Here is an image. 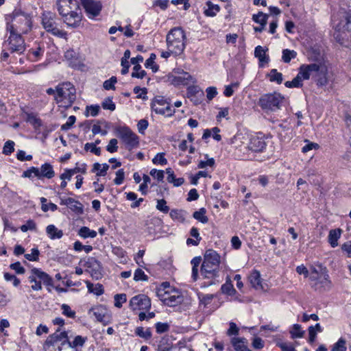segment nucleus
Listing matches in <instances>:
<instances>
[{"label": "nucleus", "instance_id": "obj_38", "mask_svg": "<svg viewBox=\"0 0 351 351\" xmlns=\"http://www.w3.org/2000/svg\"><path fill=\"white\" fill-rule=\"evenodd\" d=\"M268 19V15L264 14L262 12H259L257 14H254L252 16V19L257 23H259L261 25L265 26L267 24Z\"/></svg>", "mask_w": 351, "mask_h": 351}, {"label": "nucleus", "instance_id": "obj_60", "mask_svg": "<svg viewBox=\"0 0 351 351\" xmlns=\"http://www.w3.org/2000/svg\"><path fill=\"white\" fill-rule=\"evenodd\" d=\"M39 250L37 248L32 249L31 254H25V257L27 260L30 261H36L38 259Z\"/></svg>", "mask_w": 351, "mask_h": 351}, {"label": "nucleus", "instance_id": "obj_15", "mask_svg": "<svg viewBox=\"0 0 351 351\" xmlns=\"http://www.w3.org/2000/svg\"><path fill=\"white\" fill-rule=\"evenodd\" d=\"M97 322L104 325L110 324L112 321L110 311L104 305H98L91 309Z\"/></svg>", "mask_w": 351, "mask_h": 351}, {"label": "nucleus", "instance_id": "obj_33", "mask_svg": "<svg viewBox=\"0 0 351 351\" xmlns=\"http://www.w3.org/2000/svg\"><path fill=\"white\" fill-rule=\"evenodd\" d=\"M331 287V282L329 280V276L325 271L324 275L318 281V287L316 289H323L324 290L329 289Z\"/></svg>", "mask_w": 351, "mask_h": 351}, {"label": "nucleus", "instance_id": "obj_29", "mask_svg": "<svg viewBox=\"0 0 351 351\" xmlns=\"http://www.w3.org/2000/svg\"><path fill=\"white\" fill-rule=\"evenodd\" d=\"M59 330H57L56 332L51 335L50 339L47 341V343L52 344L54 342L62 341L64 342L66 339H68L67 333L66 332H61L58 333Z\"/></svg>", "mask_w": 351, "mask_h": 351}, {"label": "nucleus", "instance_id": "obj_7", "mask_svg": "<svg viewBox=\"0 0 351 351\" xmlns=\"http://www.w3.org/2000/svg\"><path fill=\"white\" fill-rule=\"evenodd\" d=\"M29 283L33 284L31 289L33 291H40L42 289V282L48 287H53L52 278L45 271L38 268H33L28 276Z\"/></svg>", "mask_w": 351, "mask_h": 351}, {"label": "nucleus", "instance_id": "obj_26", "mask_svg": "<svg viewBox=\"0 0 351 351\" xmlns=\"http://www.w3.org/2000/svg\"><path fill=\"white\" fill-rule=\"evenodd\" d=\"M87 338L77 335L75 337L74 340L71 342L69 339H66L64 342L61 343L62 346L67 344L69 348H75L77 346H83Z\"/></svg>", "mask_w": 351, "mask_h": 351}, {"label": "nucleus", "instance_id": "obj_35", "mask_svg": "<svg viewBox=\"0 0 351 351\" xmlns=\"http://www.w3.org/2000/svg\"><path fill=\"white\" fill-rule=\"evenodd\" d=\"M206 209L204 208H202L199 210L194 212L193 217L202 223H206L208 221V218L206 215Z\"/></svg>", "mask_w": 351, "mask_h": 351}, {"label": "nucleus", "instance_id": "obj_46", "mask_svg": "<svg viewBox=\"0 0 351 351\" xmlns=\"http://www.w3.org/2000/svg\"><path fill=\"white\" fill-rule=\"evenodd\" d=\"M173 290H176V289H174L167 290L165 291H163L162 290L158 291L157 294H158V297L160 298V300L165 304H167V299H169L168 298H169L170 295H171V293H173Z\"/></svg>", "mask_w": 351, "mask_h": 351}, {"label": "nucleus", "instance_id": "obj_57", "mask_svg": "<svg viewBox=\"0 0 351 351\" xmlns=\"http://www.w3.org/2000/svg\"><path fill=\"white\" fill-rule=\"evenodd\" d=\"M152 162L154 164L166 165L167 163V159L165 158L164 153H159L156 155L153 158Z\"/></svg>", "mask_w": 351, "mask_h": 351}, {"label": "nucleus", "instance_id": "obj_6", "mask_svg": "<svg viewBox=\"0 0 351 351\" xmlns=\"http://www.w3.org/2000/svg\"><path fill=\"white\" fill-rule=\"evenodd\" d=\"M285 100L284 96L278 93L263 95L258 99V106L265 111L275 112L280 109Z\"/></svg>", "mask_w": 351, "mask_h": 351}, {"label": "nucleus", "instance_id": "obj_49", "mask_svg": "<svg viewBox=\"0 0 351 351\" xmlns=\"http://www.w3.org/2000/svg\"><path fill=\"white\" fill-rule=\"evenodd\" d=\"M156 207L157 210L162 212L163 213H167L169 211V207L167 206V202L164 199H158Z\"/></svg>", "mask_w": 351, "mask_h": 351}, {"label": "nucleus", "instance_id": "obj_20", "mask_svg": "<svg viewBox=\"0 0 351 351\" xmlns=\"http://www.w3.org/2000/svg\"><path fill=\"white\" fill-rule=\"evenodd\" d=\"M187 96L195 104L197 105L199 104V101L195 100V97L199 96V97L203 98L204 93L198 86H191L187 89Z\"/></svg>", "mask_w": 351, "mask_h": 351}, {"label": "nucleus", "instance_id": "obj_40", "mask_svg": "<svg viewBox=\"0 0 351 351\" xmlns=\"http://www.w3.org/2000/svg\"><path fill=\"white\" fill-rule=\"evenodd\" d=\"M269 80L271 82H276L278 84L282 82L283 78L281 73H278L276 69H272L269 75Z\"/></svg>", "mask_w": 351, "mask_h": 351}, {"label": "nucleus", "instance_id": "obj_4", "mask_svg": "<svg viewBox=\"0 0 351 351\" xmlns=\"http://www.w3.org/2000/svg\"><path fill=\"white\" fill-rule=\"evenodd\" d=\"M186 35L181 27L171 29L166 36L167 49L175 56L181 54L185 49Z\"/></svg>", "mask_w": 351, "mask_h": 351}, {"label": "nucleus", "instance_id": "obj_22", "mask_svg": "<svg viewBox=\"0 0 351 351\" xmlns=\"http://www.w3.org/2000/svg\"><path fill=\"white\" fill-rule=\"evenodd\" d=\"M40 170V178H47L48 179L52 178L55 176V172L53 166L49 163H45L41 167Z\"/></svg>", "mask_w": 351, "mask_h": 351}, {"label": "nucleus", "instance_id": "obj_27", "mask_svg": "<svg viewBox=\"0 0 351 351\" xmlns=\"http://www.w3.org/2000/svg\"><path fill=\"white\" fill-rule=\"evenodd\" d=\"M341 230L340 229L331 230L328 234V242L332 247L338 245V239L340 238Z\"/></svg>", "mask_w": 351, "mask_h": 351}, {"label": "nucleus", "instance_id": "obj_10", "mask_svg": "<svg viewBox=\"0 0 351 351\" xmlns=\"http://www.w3.org/2000/svg\"><path fill=\"white\" fill-rule=\"evenodd\" d=\"M118 136L124 143L125 148L132 150L139 145L138 136L128 127H119L117 129Z\"/></svg>", "mask_w": 351, "mask_h": 351}, {"label": "nucleus", "instance_id": "obj_61", "mask_svg": "<svg viewBox=\"0 0 351 351\" xmlns=\"http://www.w3.org/2000/svg\"><path fill=\"white\" fill-rule=\"evenodd\" d=\"M346 341L341 338L338 340V341L334 344L333 346V351H346Z\"/></svg>", "mask_w": 351, "mask_h": 351}, {"label": "nucleus", "instance_id": "obj_58", "mask_svg": "<svg viewBox=\"0 0 351 351\" xmlns=\"http://www.w3.org/2000/svg\"><path fill=\"white\" fill-rule=\"evenodd\" d=\"M61 308L62 310L63 315L70 318L75 317V312L74 311H72L69 305L64 304L62 305Z\"/></svg>", "mask_w": 351, "mask_h": 351}, {"label": "nucleus", "instance_id": "obj_5", "mask_svg": "<svg viewBox=\"0 0 351 351\" xmlns=\"http://www.w3.org/2000/svg\"><path fill=\"white\" fill-rule=\"evenodd\" d=\"M76 99V90L70 82H64L56 86L55 100L60 106L69 108L72 106Z\"/></svg>", "mask_w": 351, "mask_h": 351}, {"label": "nucleus", "instance_id": "obj_63", "mask_svg": "<svg viewBox=\"0 0 351 351\" xmlns=\"http://www.w3.org/2000/svg\"><path fill=\"white\" fill-rule=\"evenodd\" d=\"M76 203L69 204V208L74 212L82 214L84 211L82 204L79 202L75 200Z\"/></svg>", "mask_w": 351, "mask_h": 351}, {"label": "nucleus", "instance_id": "obj_14", "mask_svg": "<svg viewBox=\"0 0 351 351\" xmlns=\"http://www.w3.org/2000/svg\"><path fill=\"white\" fill-rule=\"evenodd\" d=\"M130 306L132 311H147L151 308V300L147 295L139 294L131 298L130 301Z\"/></svg>", "mask_w": 351, "mask_h": 351}, {"label": "nucleus", "instance_id": "obj_8", "mask_svg": "<svg viewBox=\"0 0 351 351\" xmlns=\"http://www.w3.org/2000/svg\"><path fill=\"white\" fill-rule=\"evenodd\" d=\"M56 21L57 19L54 14L51 12L44 14L42 19V24L44 29L53 36L59 38L66 37V32L58 27V23Z\"/></svg>", "mask_w": 351, "mask_h": 351}, {"label": "nucleus", "instance_id": "obj_62", "mask_svg": "<svg viewBox=\"0 0 351 351\" xmlns=\"http://www.w3.org/2000/svg\"><path fill=\"white\" fill-rule=\"evenodd\" d=\"M118 141L116 138H112L106 146V150L110 153H114L118 149Z\"/></svg>", "mask_w": 351, "mask_h": 351}, {"label": "nucleus", "instance_id": "obj_28", "mask_svg": "<svg viewBox=\"0 0 351 351\" xmlns=\"http://www.w3.org/2000/svg\"><path fill=\"white\" fill-rule=\"evenodd\" d=\"M173 347V343L169 337H164L159 341L158 351H170Z\"/></svg>", "mask_w": 351, "mask_h": 351}, {"label": "nucleus", "instance_id": "obj_30", "mask_svg": "<svg viewBox=\"0 0 351 351\" xmlns=\"http://www.w3.org/2000/svg\"><path fill=\"white\" fill-rule=\"evenodd\" d=\"M86 284L90 293H93L96 295H101L104 293L103 286L101 284L97 283L94 285L89 281H86Z\"/></svg>", "mask_w": 351, "mask_h": 351}, {"label": "nucleus", "instance_id": "obj_17", "mask_svg": "<svg viewBox=\"0 0 351 351\" xmlns=\"http://www.w3.org/2000/svg\"><path fill=\"white\" fill-rule=\"evenodd\" d=\"M249 282L252 287L256 290L265 291L267 289V285L263 283L261 278L260 272L257 270H254L249 276Z\"/></svg>", "mask_w": 351, "mask_h": 351}, {"label": "nucleus", "instance_id": "obj_21", "mask_svg": "<svg viewBox=\"0 0 351 351\" xmlns=\"http://www.w3.org/2000/svg\"><path fill=\"white\" fill-rule=\"evenodd\" d=\"M261 46H257L254 50V56L259 60V66H263L264 64H267L269 61V58L266 55V51Z\"/></svg>", "mask_w": 351, "mask_h": 351}, {"label": "nucleus", "instance_id": "obj_36", "mask_svg": "<svg viewBox=\"0 0 351 351\" xmlns=\"http://www.w3.org/2000/svg\"><path fill=\"white\" fill-rule=\"evenodd\" d=\"M302 78L298 72L296 77H295L291 81H287L285 83V85L287 88H299L302 86Z\"/></svg>", "mask_w": 351, "mask_h": 351}, {"label": "nucleus", "instance_id": "obj_43", "mask_svg": "<svg viewBox=\"0 0 351 351\" xmlns=\"http://www.w3.org/2000/svg\"><path fill=\"white\" fill-rule=\"evenodd\" d=\"M146 75V72L141 69L140 64H136L133 68V72L132 73V77H136L143 79Z\"/></svg>", "mask_w": 351, "mask_h": 351}, {"label": "nucleus", "instance_id": "obj_41", "mask_svg": "<svg viewBox=\"0 0 351 351\" xmlns=\"http://www.w3.org/2000/svg\"><path fill=\"white\" fill-rule=\"evenodd\" d=\"M33 176L40 178V170L37 167H31L30 169L25 171L23 173L24 178H32Z\"/></svg>", "mask_w": 351, "mask_h": 351}, {"label": "nucleus", "instance_id": "obj_47", "mask_svg": "<svg viewBox=\"0 0 351 351\" xmlns=\"http://www.w3.org/2000/svg\"><path fill=\"white\" fill-rule=\"evenodd\" d=\"M100 107L98 105H92L86 106V117H88L90 114L92 117H96L99 112Z\"/></svg>", "mask_w": 351, "mask_h": 351}, {"label": "nucleus", "instance_id": "obj_1", "mask_svg": "<svg viewBox=\"0 0 351 351\" xmlns=\"http://www.w3.org/2000/svg\"><path fill=\"white\" fill-rule=\"evenodd\" d=\"M58 10L68 27L77 28L82 20V13L77 0H58Z\"/></svg>", "mask_w": 351, "mask_h": 351}, {"label": "nucleus", "instance_id": "obj_53", "mask_svg": "<svg viewBox=\"0 0 351 351\" xmlns=\"http://www.w3.org/2000/svg\"><path fill=\"white\" fill-rule=\"evenodd\" d=\"M180 74L181 75L176 77L179 82L183 84H187L191 80H192V76L189 73L183 71Z\"/></svg>", "mask_w": 351, "mask_h": 351}, {"label": "nucleus", "instance_id": "obj_12", "mask_svg": "<svg viewBox=\"0 0 351 351\" xmlns=\"http://www.w3.org/2000/svg\"><path fill=\"white\" fill-rule=\"evenodd\" d=\"M86 15L89 19L99 16L102 10V3L99 0H81Z\"/></svg>", "mask_w": 351, "mask_h": 351}, {"label": "nucleus", "instance_id": "obj_19", "mask_svg": "<svg viewBox=\"0 0 351 351\" xmlns=\"http://www.w3.org/2000/svg\"><path fill=\"white\" fill-rule=\"evenodd\" d=\"M317 71L315 77V80L318 86H324L328 83L327 69L321 64H318Z\"/></svg>", "mask_w": 351, "mask_h": 351}, {"label": "nucleus", "instance_id": "obj_18", "mask_svg": "<svg viewBox=\"0 0 351 351\" xmlns=\"http://www.w3.org/2000/svg\"><path fill=\"white\" fill-rule=\"evenodd\" d=\"M266 147V143L263 139L258 136H253L250 138L247 145L249 150L255 152H262Z\"/></svg>", "mask_w": 351, "mask_h": 351}, {"label": "nucleus", "instance_id": "obj_50", "mask_svg": "<svg viewBox=\"0 0 351 351\" xmlns=\"http://www.w3.org/2000/svg\"><path fill=\"white\" fill-rule=\"evenodd\" d=\"M114 298V306L117 308H121L123 303H125L127 300L126 295L124 293L116 294Z\"/></svg>", "mask_w": 351, "mask_h": 351}, {"label": "nucleus", "instance_id": "obj_56", "mask_svg": "<svg viewBox=\"0 0 351 351\" xmlns=\"http://www.w3.org/2000/svg\"><path fill=\"white\" fill-rule=\"evenodd\" d=\"M214 298L215 295L213 294H205L199 296L200 304H203L204 306L209 304Z\"/></svg>", "mask_w": 351, "mask_h": 351}, {"label": "nucleus", "instance_id": "obj_37", "mask_svg": "<svg viewBox=\"0 0 351 351\" xmlns=\"http://www.w3.org/2000/svg\"><path fill=\"white\" fill-rule=\"evenodd\" d=\"M183 213L184 212L182 210L172 209L169 213V215L173 220L183 222L185 220Z\"/></svg>", "mask_w": 351, "mask_h": 351}, {"label": "nucleus", "instance_id": "obj_23", "mask_svg": "<svg viewBox=\"0 0 351 351\" xmlns=\"http://www.w3.org/2000/svg\"><path fill=\"white\" fill-rule=\"evenodd\" d=\"M167 299V303L166 305L169 306H175L183 301V297L180 291L177 289L173 290L171 295Z\"/></svg>", "mask_w": 351, "mask_h": 351}, {"label": "nucleus", "instance_id": "obj_16", "mask_svg": "<svg viewBox=\"0 0 351 351\" xmlns=\"http://www.w3.org/2000/svg\"><path fill=\"white\" fill-rule=\"evenodd\" d=\"M318 64H302L299 68V73L303 80H309L311 77L315 80L317 71Z\"/></svg>", "mask_w": 351, "mask_h": 351}, {"label": "nucleus", "instance_id": "obj_44", "mask_svg": "<svg viewBox=\"0 0 351 351\" xmlns=\"http://www.w3.org/2000/svg\"><path fill=\"white\" fill-rule=\"evenodd\" d=\"M239 86L238 82L232 83L230 85H227L225 86V90L223 94L226 97H231L235 89H237Z\"/></svg>", "mask_w": 351, "mask_h": 351}, {"label": "nucleus", "instance_id": "obj_48", "mask_svg": "<svg viewBox=\"0 0 351 351\" xmlns=\"http://www.w3.org/2000/svg\"><path fill=\"white\" fill-rule=\"evenodd\" d=\"M84 149L88 152L90 151L91 153L97 155H101V148L95 146V144L87 143L84 145Z\"/></svg>", "mask_w": 351, "mask_h": 351}, {"label": "nucleus", "instance_id": "obj_59", "mask_svg": "<svg viewBox=\"0 0 351 351\" xmlns=\"http://www.w3.org/2000/svg\"><path fill=\"white\" fill-rule=\"evenodd\" d=\"M101 106L104 109L109 110L111 111H113L115 110V104L112 101V99L108 97L104 99V101L102 102Z\"/></svg>", "mask_w": 351, "mask_h": 351}, {"label": "nucleus", "instance_id": "obj_52", "mask_svg": "<svg viewBox=\"0 0 351 351\" xmlns=\"http://www.w3.org/2000/svg\"><path fill=\"white\" fill-rule=\"evenodd\" d=\"M14 141H6L5 143L3 148V153L5 155H10V154H11L14 152Z\"/></svg>", "mask_w": 351, "mask_h": 351}, {"label": "nucleus", "instance_id": "obj_13", "mask_svg": "<svg viewBox=\"0 0 351 351\" xmlns=\"http://www.w3.org/2000/svg\"><path fill=\"white\" fill-rule=\"evenodd\" d=\"M10 35L8 40V49L11 52L21 53L25 50L24 40L21 36V33L14 32H10Z\"/></svg>", "mask_w": 351, "mask_h": 351}, {"label": "nucleus", "instance_id": "obj_54", "mask_svg": "<svg viewBox=\"0 0 351 351\" xmlns=\"http://www.w3.org/2000/svg\"><path fill=\"white\" fill-rule=\"evenodd\" d=\"M134 280L135 281H147L148 280V277L141 269H137L134 272Z\"/></svg>", "mask_w": 351, "mask_h": 351}, {"label": "nucleus", "instance_id": "obj_42", "mask_svg": "<svg viewBox=\"0 0 351 351\" xmlns=\"http://www.w3.org/2000/svg\"><path fill=\"white\" fill-rule=\"evenodd\" d=\"M293 338H300L304 334V331L302 330L301 326L294 324L290 331Z\"/></svg>", "mask_w": 351, "mask_h": 351}, {"label": "nucleus", "instance_id": "obj_45", "mask_svg": "<svg viewBox=\"0 0 351 351\" xmlns=\"http://www.w3.org/2000/svg\"><path fill=\"white\" fill-rule=\"evenodd\" d=\"M135 333L140 337L148 339L152 337V332L149 329L144 330L143 327H138L136 329Z\"/></svg>", "mask_w": 351, "mask_h": 351}, {"label": "nucleus", "instance_id": "obj_34", "mask_svg": "<svg viewBox=\"0 0 351 351\" xmlns=\"http://www.w3.org/2000/svg\"><path fill=\"white\" fill-rule=\"evenodd\" d=\"M78 235L82 238H95L97 236L95 230H90L86 226L82 227L78 231Z\"/></svg>", "mask_w": 351, "mask_h": 351}, {"label": "nucleus", "instance_id": "obj_51", "mask_svg": "<svg viewBox=\"0 0 351 351\" xmlns=\"http://www.w3.org/2000/svg\"><path fill=\"white\" fill-rule=\"evenodd\" d=\"M324 271H326V269L322 267V265H318L317 267L315 266H311L310 267V272L308 274L309 279H315V274L322 272Z\"/></svg>", "mask_w": 351, "mask_h": 351}, {"label": "nucleus", "instance_id": "obj_25", "mask_svg": "<svg viewBox=\"0 0 351 351\" xmlns=\"http://www.w3.org/2000/svg\"><path fill=\"white\" fill-rule=\"evenodd\" d=\"M231 342L236 351H251L245 345L246 340L245 339L234 337Z\"/></svg>", "mask_w": 351, "mask_h": 351}, {"label": "nucleus", "instance_id": "obj_32", "mask_svg": "<svg viewBox=\"0 0 351 351\" xmlns=\"http://www.w3.org/2000/svg\"><path fill=\"white\" fill-rule=\"evenodd\" d=\"M206 5L208 8L204 12L206 16L213 17L216 16L217 13L220 10V7L218 5L213 4L211 1H207Z\"/></svg>", "mask_w": 351, "mask_h": 351}, {"label": "nucleus", "instance_id": "obj_31", "mask_svg": "<svg viewBox=\"0 0 351 351\" xmlns=\"http://www.w3.org/2000/svg\"><path fill=\"white\" fill-rule=\"evenodd\" d=\"M108 169H109V165L106 163H104V164L101 165L98 162H95L93 165L92 171L97 172L96 175L97 176H104L106 174Z\"/></svg>", "mask_w": 351, "mask_h": 351}, {"label": "nucleus", "instance_id": "obj_2", "mask_svg": "<svg viewBox=\"0 0 351 351\" xmlns=\"http://www.w3.org/2000/svg\"><path fill=\"white\" fill-rule=\"evenodd\" d=\"M221 257L212 249L207 250L204 256L200 274L204 278L215 279L219 276Z\"/></svg>", "mask_w": 351, "mask_h": 351}, {"label": "nucleus", "instance_id": "obj_55", "mask_svg": "<svg viewBox=\"0 0 351 351\" xmlns=\"http://www.w3.org/2000/svg\"><path fill=\"white\" fill-rule=\"evenodd\" d=\"M125 179V172L123 169H119L116 172V178L114 180V183L116 185L121 184Z\"/></svg>", "mask_w": 351, "mask_h": 351}, {"label": "nucleus", "instance_id": "obj_11", "mask_svg": "<svg viewBox=\"0 0 351 351\" xmlns=\"http://www.w3.org/2000/svg\"><path fill=\"white\" fill-rule=\"evenodd\" d=\"M151 107L156 114L171 117L175 113L170 104L162 96H156L152 101Z\"/></svg>", "mask_w": 351, "mask_h": 351}, {"label": "nucleus", "instance_id": "obj_64", "mask_svg": "<svg viewBox=\"0 0 351 351\" xmlns=\"http://www.w3.org/2000/svg\"><path fill=\"white\" fill-rule=\"evenodd\" d=\"M278 346L281 349L282 351H296L291 343H278Z\"/></svg>", "mask_w": 351, "mask_h": 351}, {"label": "nucleus", "instance_id": "obj_3", "mask_svg": "<svg viewBox=\"0 0 351 351\" xmlns=\"http://www.w3.org/2000/svg\"><path fill=\"white\" fill-rule=\"evenodd\" d=\"M6 19L10 20L8 22L7 30L10 32H19L21 34H27L32 27V19L30 16L19 10H15L13 12L8 16Z\"/></svg>", "mask_w": 351, "mask_h": 351}, {"label": "nucleus", "instance_id": "obj_9", "mask_svg": "<svg viewBox=\"0 0 351 351\" xmlns=\"http://www.w3.org/2000/svg\"><path fill=\"white\" fill-rule=\"evenodd\" d=\"M334 36L341 45L346 47L351 46V16L346 19L342 29L339 25L336 27Z\"/></svg>", "mask_w": 351, "mask_h": 351}, {"label": "nucleus", "instance_id": "obj_24", "mask_svg": "<svg viewBox=\"0 0 351 351\" xmlns=\"http://www.w3.org/2000/svg\"><path fill=\"white\" fill-rule=\"evenodd\" d=\"M46 232L51 239H60L63 236L62 230L58 229L52 224L47 226Z\"/></svg>", "mask_w": 351, "mask_h": 351}, {"label": "nucleus", "instance_id": "obj_39", "mask_svg": "<svg viewBox=\"0 0 351 351\" xmlns=\"http://www.w3.org/2000/svg\"><path fill=\"white\" fill-rule=\"evenodd\" d=\"M297 53L294 50H289V49H283L282 51V60L285 63H289L291 59H293L296 57Z\"/></svg>", "mask_w": 351, "mask_h": 351}]
</instances>
